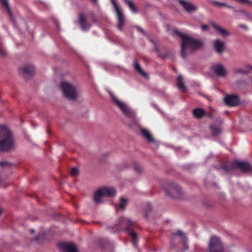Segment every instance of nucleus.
I'll return each mask as SVG.
<instances>
[{
  "instance_id": "1",
  "label": "nucleus",
  "mask_w": 252,
  "mask_h": 252,
  "mask_svg": "<svg viewBox=\"0 0 252 252\" xmlns=\"http://www.w3.org/2000/svg\"><path fill=\"white\" fill-rule=\"evenodd\" d=\"M173 32L179 36L181 38V56L183 58L187 57V54L202 48L204 42L201 39H196L186 34H184L177 29L173 30Z\"/></svg>"
},
{
  "instance_id": "2",
  "label": "nucleus",
  "mask_w": 252,
  "mask_h": 252,
  "mask_svg": "<svg viewBox=\"0 0 252 252\" xmlns=\"http://www.w3.org/2000/svg\"><path fill=\"white\" fill-rule=\"evenodd\" d=\"M14 146L12 134L8 128L0 126V151L7 152Z\"/></svg>"
},
{
  "instance_id": "3",
  "label": "nucleus",
  "mask_w": 252,
  "mask_h": 252,
  "mask_svg": "<svg viewBox=\"0 0 252 252\" xmlns=\"http://www.w3.org/2000/svg\"><path fill=\"white\" fill-rule=\"evenodd\" d=\"M135 224L130 218H125L123 217H120L116 221L115 224V227L117 230H120L123 227H126V230L129 233L132 238V241L133 245L136 247L137 243V236L136 234L134 232L133 229L131 228Z\"/></svg>"
},
{
  "instance_id": "4",
  "label": "nucleus",
  "mask_w": 252,
  "mask_h": 252,
  "mask_svg": "<svg viewBox=\"0 0 252 252\" xmlns=\"http://www.w3.org/2000/svg\"><path fill=\"white\" fill-rule=\"evenodd\" d=\"M162 188L167 197L173 199L182 198L183 193L178 185L172 182H167L165 183Z\"/></svg>"
},
{
  "instance_id": "5",
  "label": "nucleus",
  "mask_w": 252,
  "mask_h": 252,
  "mask_svg": "<svg viewBox=\"0 0 252 252\" xmlns=\"http://www.w3.org/2000/svg\"><path fill=\"white\" fill-rule=\"evenodd\" d=\"M109 93L112 101L121 110L126 117L132 119H135L136 113L134 110L129 107L126 103L118 99L112 93L109 92Z\"/></svg>"
},
{
  "instance_id": "6",
  "label": "nucleus",
  "mask_w": 252,
  "mask_h": 252,
  "mask_svg": "<svg viewBox=\"0 0 252 252\" xmlns=\"http://www.w3.org/2000/svg\"><path fill=\"white\" fill-rule=\"evenodd\" d=\"M61 88L64 96L69 100L74 101L78 96L76 87L67 81H63Z\"/></svg>"
},
{
  "instance_id": "7",
  "label": "nucleus",
  "mask_w": 252,
  "mask_h": 252,
  "mask_svg": "<svg viewBox=\"0 0 252 252\" xmlns=\"http://www.w3.org/2000/svg\"><path fill=\"white\" fill-rule=\"evenodd\" d=\"M237 168L243 172H250L252 170V167L249 163L246 161H235L231 164L223 165L221 167V168L226 172H230Z\"/></svg>"
},
{
  "instance_id": "8",
  "label": "nucleus",
  "mask_w": 252,
  "mask_h": 252,
  "mask_svg": "<svg viewBox=\"0 0 252 252\" xmlns=\"http://www.w3.org/2000/svg\"><path fill=\"white\" fill-rule=\"evenodd\" d=\"M209 252H229L223 246L220 239L216 236H212L209 243Z\"/></svg>"
},
{
  "instance_id": "9",
  "label": "nucleus",
  "mask_w": 252,
  "mask_h": 252,
  "mask_svg": "<svg viewBox=\"0 0 252 252\" xmlns=\"http://www.w3.org/2000/svg\"><path fill=\"white\" fill-rule=\"evenodd\" d=\"M179 3L183 8L184 11L188 14H192L198 10V5L189 0H178Z\"/></svg>"
},
{
  "instance_id": "10",
  "label": "nucleus",
  "mask_w": 252,
  "mask_h": 252,
  "mask_svg": "<svg viewBox=\"0 0 252 252\" xmlns=\"http://www.w3.org/2000/svg\"><path fill=\"white\" fill-rule=\"evenodd\" d=\"M213 72L219 77H225L227 75V71L221 63H215L211 67Z\"/></svg>"
},
{
  "instance_id": "11",
  "label": "nucleus",
  "mask_w": 252,
  "mask_h": 252,
  "mask_svg": "<svg viewBox=\"0 0 252 252\" xmlns=\"http://www.w3.org/2000/svg\"><path fill=\"white\" fill-rule=\"evenodd\" d=\"M111 2L115 8V11L116 12L117 17H118V28L122 31L123 29V27L124 25V17L123 14L121 11V10L119 8L117 2L115 1V0H111Z\"/></svg>"
},
{
  "instance_id": "12",
  "label": "nucleus",
  "mask_w": 252,
  "mask_h": 252,
  "mask_svg": "<svg viewBox=\"0 0 252 252\" xmlns=\"http://www.w3.org/2000/svg\"><path fill=\"white\" fill-rule=\"evenodd\" d=\"M213 46L215 51L219 55L222 54L225 49V43L220 39L215 40Z\"/></svg>"
},
{
  "instance_id": "13",
  "label": "nucleus",
  "mask_w": 252,
  "mask_h": 252,
  "mask_svg": "<svg viewBox=\"0 0 252 252\" xmlns=\"http://www.w3.org/2000/svg\"><path fill=\"white\" fill-rule=\"evenodd\" d=\"M58 247L62 252H78L76 246L72 243H60Z\"/></svg>"
},
{
  "instance_id": "14",
  "label": "nucleus",
  "mask_w": 252,
  "mask_h": 252,
  "mask_svg": "<svg viewBox=\"0 0 252 252\" xmlns=\"http://www.w3.org/2000/svg\"><path fill=\"white\" fill-rule=\"evenodd\" d=\"M224 102L227 105L234 106L239 104V99L238 95L230 94L224 97Z\"/></svg>"
},
{
  "instance_id": "15",
  "label": "nucleus",
  "mask_w": 252,
  "mask_h": 252,
  "mask_svg": "<svg viewBox=\"0 0 252 252\" xmlns=\"http://www.w3.org/2000/svg\"><path fill=\"white\" fill-rule=\"evenodd\" d=\"M210 2L212 4H213L218 6L219 7H225L228 9H232L233 10V11L234 12H239L243 14H245L246 13L245 11H244L243 10H236L234 8V7L233 6L228 4L227 3H226L225 2H221L217 1L216 0H211L210 1Z\"/></svg>"
},
{
  "instance_id": "16",
  "label": "nucleus",
  "mask_w": 252,
  "mask_h": 252,
  "mask_svg": "<svg viewBox=\"0 0 252 252\" xmlns=\"http://www.w3.org/2000/svg\"><path fill=\"white\" fill-rule=\"evenodd\" d=\"M79 21L82 31H88L90 30L91 25L86 22V18L82 14H80L79 15Z\"/></svg>"
},
{
  "instance_id": "17",
  "label": "nucleus",
  "mask_w": 252,
  "mask_h": 252,
  "mask_svg": "<svg viewBox=\"0 0 252 252\" xmlns=\"http://www.w3.org/2000/svg\"><path fill=\"white\" fill-rule=\"evenodd\" d=\"M100 189L104 196L113 197L116 195V191L113 188L105 187L100 188Z\"/></svg>"
},
{
  "instance_id": "18",
  "label": "nucleus",
  "mask_w": 252,
  "mask_h": 252,
  "mask_svg": "<svg viewBox=\"0 0 252 252\" xmlns=\"http://www.w3.org/2000/svg\"><path fill=\"white\" fill-rule=\"evenodd\" d=\"M141 132L142 137L149 143H153L155 142V140L151 134L150 132L145 128L141 129Z\"/></svg>"
},
{
  "instance_id": "19",
  "label": "nucleus",
  "mask_w": 252,
  "mask_h": 252,
  "mask_svg": "<svg viewBox=\"0 0 252 252\" xmlns=\"http://www.w3.org/2000/svg\"><path fill=\"white\" fill-rule=\"evenodd\" d=\"M237 85L244 88L252 87V77H249L246 80H240L238 81Z\"/></svg>"
},
{
  "instance_id": "20",
  "label": "nucleus",
  "mask_w": 252,
  "mask_h": 252,
  "mask_svg": "<svg viewBox=\"0 0 252 252\" xmlns=\"http://www.w3.org/2000/svg\"><path fill=\"white\" fill-rule=\"evenodd\" d=\"M211 25L218 32H219L223 36H228L230 35V33L228 31L220 27L215 23H212Z\"/></svg>"
},
{
  "instance_id": "21",
  "label": "nucleus",
  "mask_w": 252,
  "mask_h": 252,
  "mask_svg": "<svg viewBox=\"0 0 252 252\" xmlns=\"http://www.w3.org/2000/svg\"><path fill=\"white\" fill-rule=\"evenodd\" d=\"M19 69L20 71L22 73L30 74L34 71V67L32 64H28L21 67Z\"/></svg>"
},
{
  "instance_id": "22",
  "label": "nucleus",
  "mask_w": 252,
  "mask_h": 252,
  "mask_svg": "<svg viewBox=\"0 0 252 252\" xmlns=\"http://www.w3.org/2000/svg\"><path fill=\"white\" fill-rule=\"evenodd\" d=\"M177 85L179 89L182 92H185L187 90L186 87L185 86L183 78L182 75H179L177 78Z\"/></svg>"
},
{
  "instance_id": "23",
  "label": "nucleus",
  "mask_w": 252,
  "mask_h": 252,
  "mask_svg": "<svg viewBox=\"0 0 252 252\" xmlns=\"http://www.w3.org/2000/svg\"><path fill=\"white\" fill-rule=\"evenodd\" d=\"M104 196L101 189H99L96 190L94 194V200L96 204L99 203L101 200L102 196Z\"/></svg>"
},
{
  "instance_id": "24",
  "label": "nucleus",
  "mask_w": 252,
  "mask_h": 252,
  "mask_svg": "<svg viewBox=\"0 0 252 252\" xmlns=\"http://www.w3.org/2000/svg\"><path fill=\"white\" fill-rule=\"evenodd\" d=\"M173 235L174 236H178L181 237V238H182V240L184 242L186 249H188V246H186L187 244L186 243V242L187 241V237H186V235H185V234L181 230L177 231L176 232L174 233Z\"/></svg>"
},
{
  "instance_id": "25",
  "label": "nucleus",
  "mask_w": 252,
  "mask_h": 252,
  "mask_svg": "<svg viewBox=\"0 0 252 252\" xmlns=\"http://www.w3.org/2000/svg\"><path fill=\"white\" fill-rule=\"evenodd\" d=\"M134 67L139 73H140L143 76L146 77L147 76V74L142 70L140 64L137 61H134Z\"/></svg>"
},
{
  "instance_id": "26",
  "label": "nucleus",
  "mask_w": 252,
  "mask_h": 252,
  "mask_svg": "<svg viewBox=\"0 0 252 252\" xmlns=\"http://www.w3.org/2000/svg\"><path fill=\"white\" fill-rule=\"evenodd\" d=\"M232 72L234 74H247L249 73V71L248 70L242 68H234L232 70Z\"/></svg>"
},
{
  "instance_id": "27",
  "label": "nucleus",
  "mask_w": 252,
  "mask_h": 252,
  "mask_svg": "<svg viewBox=\"0 0 252 252\" xmlns=\"http://www.w3.org/2000/svg\"><path fill=\"white\" fill-rule=\"evenodd\" d=\"M193 114L195 117L200 118L205 114V111L201 109L197 108L193 111Z\"/></svg>"
},
{
  "instance_id": "28",
  "label": "nucleus",
  "mask_w": 252,
  "mask_h": 252,
  "mask_svg": "<svg viewBox=\"0 0 252 252\" xmlns=\"http://www.w3.org/2000/svg\"><path fill=\"white\" fill-rule=\"evenodd\" d=\"M127 203V199L124 196H121L120 198V208L123 210H125Z\"/></svg>"
},
{
  "instance_id": "29",
  "label": "nucleus",
  "mask_w": 252,
  "mask_h": 252,
  "mask_svg": "<svg viewBox=\"0 0 252 252\" xmlns=\"http://www.w3.org/2000/svg\"><path fill=\"white\" fill-rule=\"evenodd\" d=\"M125 3L128 6L130 10L133 12L136 13L137 10L136 8L134 6L132 2L130 0H124Z\"/></svg>"
},
{
  "instance_id": "30",
  "label": "nucleus",
  "mask_w": 252,
  "mask_h": 252,
  "mask_svg": "<svg viewBox=\"0 0 252 252\" xmlns=\"http://www.w3.org/2000/svg\"><path fill=\"white\" fill-rule=\"evenodd\" d=\"M0 1L1 2V3L2 4V5L6 8L8 12L11 16V11L10 7L8 5V0H0Z\"/></svg>"
},
{
  "instance_id": "31",
  "label": "nucleus",
  "mask_w": 252,
  "mask_h": 252,
  "mask_svg": "<svg viewBox=\"0 0 252 252\" xmlns=\"http://www.w3.org/2000/svg\"><path fill=\"white\" fill-rule=\"evenodd\" d=\"M211 128L213 134L214 135H218L220 133V129L219 128L215 127L214 126H211Z\"/></svg>"
},
{
  "instance_id": "32",
  "label": "nucleus",
  "mask_w": 252,
  "mask_h": 252,
  "mask_svg": "<svg viewBox=\"0 0 252 252\" xmlns=\"http://www.w3.org/2000/svg\"><path fill=\"white\" fill-rule=\"evenodd\" d=\"M12 166V164L10 162H8L5 161H0V167H10Z\"/></svg>"
},
{
  "instance_id": "33",
  "label": "nucleus",
  "mask_w": 252,
  "mask_h": 252,
  "mask_svg": "<svg viewBox=\"0 0 252 252\" xmlns=\"http://www.w3.org/2000/svg\"><path fill=\"white\" fill-rule=\"evenodd\" d=\"M79 173V170L77 167H73L70 170V174L72 176H75Z\"/></svg>"
},
{
  "instance_id": "34",
  "label": "nucleus",
  "mask_w": 252,
  "mask_h": 252,
  "mask_svg": "<svg viewBox=\"0 0 252 252\" xmlns=\"http://www.w3.org/2000/svg\"><path fill=\"white\" fill-rule=\"evenodd\" d=\"M134 169L135 171L138 173H141L143 171L142 166L138 164H135L134 165Z\"/></svg>"
},
{
  "instance_id": "35",
  "label": "nucleus",
  "mask_w": 252,
  "mask_h": 252,
  "mask_svg": "<svg viewBox=\"0 0 252 252\" xmlns=\"http://www.w3.org/2000/svg\"><path fill=\"white\" fill-rule=\"evenodd\" d=\"M241 3H246L248 5L252 6V1L249 0H237Z\"/></svg>"
},
{
  "instance_id": "36",
  "label": "nucleus",
  "mask_w": 252,
  "mask_h": 252,
  "mask_svg": "<svg viewBox=\"0 0 252 252\" xmlns=\"http://www.w3.org/2000/svg\"><path fill=\"white\" fill-rule=\"evenodd\" d=\"M135 28L138 30L139 32L143 33L144 35H146V32L142 29V28L139 26H135Z\"/></svg>"
},
{
  "instance_id": "37",
  "label": "nucleus",
  "mask_w": 252,
  "mask_h": 252,
  "mask_svg": "<svg viewBox=\"0 0 252 252\" xmlns=\"http://www.w3.org/2000/svg\"><path fill=\"white\" fill-rule=\"evenodd\" d=\"M5 55L6 52L5 50L3 48L0 47V55L2 57H4Z\"/></svg>"
},
{
  "instance_id": "38",
  "label": "nucleus",
  "mask_w": 252,
  "mask_h": 252,
  "mask_svg": "<svg viewBox=\"0 0 252 252\" xmlns=\"http://www.w3.org/2000/svg\"><path fill=\"white\" fill-rule=\"evenodd\" d=\"M209 29V27L207 25H202L201 26V29L202 31H207Z\"/></svg>"
},
{
  "instance_id": "39",
  "label": "nucleus",
  "mask_w": 252,
  "mask_h": 252,
  "mask_svg": "<svg viewBox=\"0 0 252 252\" xmlns=\"http://www.w3.org/2000/svg\"><path fill=\"white\" fill-rule=\"evenodd\" d=\"M239 27L240 28L243 29L245 30H246V31H247L249 29L248 27L246 25H244V24H240L239 25Z\"/></svg>"
},
{
  "instance_id": "40",
  "label": "nucleus",
  "mask_w": 252,
  "mask_h": 252,
  "mask_svg": "<svg viewBox=\"0 0 252 252\" xmlns=\"http://www.w3.org/2000/svg\"><path fill=\"white\" fill-rule=\"evenodd\" d=\"M151 204H150L148 203V204H147V209H146V210H147V212H146V213H147L148 212L150 211L151 210Z\"/></svg>"
},
{
  "instance_id": "41",
  "label": "nucleus",
  "mask_w": 252,
  "mask_h": 252,
  "mask_svg": "<svg viewBox=\"0 0 252 252\" xmlns=\"http://www.w3.org/2000/svg\"><path fill=\"white\" fill-rule=\"evenodd\" d=\"M245 68L249 69L252 70V65L250 64H246L245 66Z\"/></svg>"
},
{
  "instance_id": "42",
  "label": "nucleus",
  "mask_w": 252,
  "mask_h": 252,
  "mask_svg": "<svg viewBox=\"0 0 252 252\" xmlns=\"http://www.w3.org/2000/svg\"><path fill=\"white\" fill-rule=\"evenodd\" d=\"M92 19L94 22L96 21V19L94 14H92Z\"/></svg>"
},
{
  "instance_id": "43",
  "label": "nucleus",
  "mask_w": 252,
  "mask_h": 252,
  "mask_svg": "<svg viewBox=\"0 0 252 252\" xmlns=\"http://www.w3.org/2000/svg\"><path fill=\"white\" fill-rule=\"evenodd\" d=\"M94 3L96 4L97 2V0H93Z\"/></svg>"
},
{
  "instance_id": "44",
  "label": "nucleus",
  "mask_w": 252,
  "mask_h": 252,
  "mask_svg": "<svg viewBox=\"0 0 252 252\" xmlns=\"http://www.w3.org/2000/svg\"><path fill=\"white\" fill-rule=\"evenodd\" d=\"M54 22H55V24L56 25V26H58V22L57 21H55Z\"/></svg>"
},
{
  "instance_id": "45",
  "label": "nucleus",
  "mask_w": 252,
  "mask_h": 252,
  "mask_svg": "<svg viewBox=\"0 0 252 252\" xmlns=\"http://www.w3.org/2000/svg\"><path fill=\"white\" fill-rule=\"evenodd\" d=\"M208 116L209 117H212V115L210 114V113H209L208 114Z\"/></svg>"
},
{
  "instance_id": "46",
  "label": "nucleus",
  "mask_w": 252,
  "mask_h": 252,
  "mask_svg": "<svg viewBox=\"0 0 252 252\" xmlns=\"http://www.w3.org/2000/svg\"><path fill=\"white\" fill-rule=\"evenodd\" d=\"M33 231H34V230H32V232H33Z\"/></svg>"
}]
</instances>
